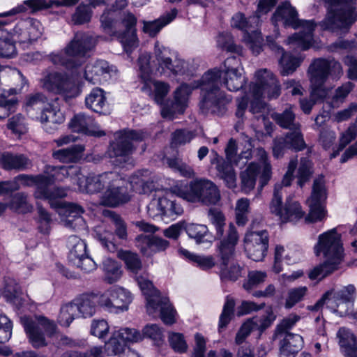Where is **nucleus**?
<instances>
[{
  "mask_svg": "<svg viewBox=\"0 0 357 357\" xmlns=\"http://www.w3.org/2000/svg\"><path fill=\"white\" fill-rule=\"evenodd\" d=\"M65 116L56 102L47 104L42 110L40 121L43 123L61 124Z\"/></svg>",
  "mask_w": 357,
  "mask_h": 357,
  "instance_id": "37998d69",
  "label": "nucleus"
},
{
  "mask_svg": "<svg viewBox=\"0 0 357 357\" xmlns=\"http://www.w3.org/2000/svg\"><path fill=\"white\" fill-rule=\"evenodd\" d=\"M40 84L45 91L65 98H74L79 95L75 82L66 73L45 70L40 79Z\"/></svg>",
  "mask_w": 357,
  "mask_h": 357,
  "instance_id": "2eb2a0df",
  "label": "nucleus"
},
{
  "mask_svg": "<svg viewBox=\"0 0 357 357\" xmlns=\"http://www.w3.org/2000/svg\"><path fill=\"white\" fill-rule=\"evenodd\" d=\"M126 344L121 337L112 333L109 340L105 342V351L108 356H115L124 351Z\"/></svg>",
  "mask_w": 357,
  "mask_h": 357,
  "instance_id": "052dcab7",
  "label": "nucleus"
},
{
  "mask_svg": "<svg viewBox=\"0 0 357 357\" xmlns=\"http://www.w3.org/2000/svg\"><path fill=\"white\" fill-rule=\"evenodd\" d=\"M241 60L237 56H229L225 59L222 70L224 74L223 84L231 91H237L242 89L245 79L242 76Z\"/></svg>",
  "mask_w": 357,
  "mask_h": 357,
  "instance_id": "412c9836",
  "label": "nucleus"
},
{
  "mask_svg": "<svg viewBox=\"0 0 357 357\" xmlns=\"http://www.w3.org/2000/svg\"><path fill=\"white\" fill-rule=\"evenodd\" d=\"M340 351L344 357H357V340L352 331L344 327L337 333Z\"/></svg>",
  "mask_w": 357,
  "mask_h": 357,
  "instance_id": "c9c22d12",
  "label": "nucleus"
},
{
  "mask_svg": "<svg viewBox=\"0 0 357 357\" xmlns=\"http://www.w3.org/2000/svg\"><path fill=\"white\" fill-rule=\"evenodd\" d=\"M76 309L77 307L73 302L63 305L58 317L59 324L64 327H68L78 315Z\"/></svg>",
  "mask_w": 357,
  "mask_h": 357,
  "instance_id": "6e6d98bb",
  "label": "nucleus"
},
{
  "mask_svg": "<svg viewBox=\"0 0 357 357\" xmlns=\"http://www.w3.org/2000/svg\"><path fill=\"white\" fill-rule=\"evenodd\" d=\"M96 45V39L89 33L77 32L64 50L49 55L50 61L56 66L73 70L82 63L79 57L84 56Z\"/></svg>",
  "mask_w": 357,
  "mask_h": 357,
  "instance_id": "1a4fd4ad",
  "label": "nucleus"
},
{
  "mask_svg": "<svg viewBox=\"0 0 357 357\" xmlns=\"http://www.w3.org/2000/svg\"><path fill=\"white\" fill-rule=\"evenodd\" d=\"M292 109L289 106L281 113H273L272 118L282 128L289 129L291 132H301V125L296 121V115Z\"/></svg>",
  "mask_w": 357,
  "mask_h": 357,
  "instance_id": "ea45409f",
  "label": "nucleus"
},
{
  "mask_svg": "<svg viewBox=\"0 0 357 357\" xmlns=\"http://www.w3.org/2000/svg\"><path fill=\"white\" fill-rule=\"evenodd\" d=\"M312 173V162L306 158H301L296 174L298 185L302 188L310 181Z\"/></svg>",
  "mask_w": 357,
  "mask_h": 357,
  "instance_id": "4d7b16f0",
  "label": "nucleus"
},
{
  "mask_svg": "<svg viewBox=\"0 0 357 357\" xmlns=\"http://www.w3.org/2000/svg\"><path fill=\"white\" fill-rule=\"evenodd\" d=\"M271 20L275 26L281 24L284 27L301 29L298 33H294L287 39V44L292 48L306 50L312 46L313 32L316 27L314 21L300 20L296 9L289 2L282 3L277 8Z\"/></svg>",
  "mask_w": 357,
  "mask_h": 357,
  "instance_id": "20e7f679",
  "label": "nucleus"
},
{
  "mask_svg": "<svg viewBox=\"0 0 357 357\" xmlns=\"http://www.w3.org/2000/svg\"><path fill=\"white\" fill-rule=\"evenodd\" d=\"M103 269L106 274L105 279L110 284L116 282L121 278V267L111 259H107L103 261Z\"/></svg>",
  "mask_w": 357,
  "mask_h": 357,
  "instance_id": "69168bd1",
  "label": "nucleus"
},
{
  "mask_svg": "<svg viewBox=\"0 0 357 357\" xmlns=\"http://www.w3.org/2000/svg\"><path fill=\"white\" fill-rule=\"evenodd\" d=\"M245 250L249 258L255 261H262L266 255L268 246L266 244L244 243Z\"/></svg>",
  "mask_w": 357,
  "mask_h": 357,
  "instance_id": "338daca9",
  "label": "nucleus"
},
{
  "mask_svg": "<svg viewBox=\"0 0 357 357\" xmlns=\"http://www.w3.org/2000/svg\"><path fill=\"white\" fill-rule=\"evenodd\" d=\"M314 252L317 256L323 253L326 260L311 270L308 276L311 280H320L337 269L343 258L341 236L336 229H330L319 236Z\"/></svg>",
  "mask_w": 357,
  "mask_h": 357,
  "instance_id": "39448f33",
  "label": "nucleus"
},
{
  "mask_svg": "<svg viewBox=\"0 0 357 357\" xmlns=\"http://www.w3.org/2000/svg\"><path fill=\"white\" fill-rule=\"evenodd\" d=\"M45 178L43 174L37 176H31L26 174H20L15 178L13 181H9L8 182H16L17 185L20 188L19 182L24 186H32L36 185V191L42 190L44 186Z\"/></svg>",
  "mask_w": 357,
  "mask_h": 357,
  "instance_id": "bf43d9fd",
  "label": "nucleus"
},
{
  "mask_svg": "<svg viewBox=\"0 0 357 357\" xmlns=\"http://www.w3.org/2000/svg\"><path fill=\"white\" fill-rule=\"evenodd\" d=\"M8 207L17 213H26L31 212L33 206L28 201V196L24 192L14 194L8 204Z\"/></svg>",
  "mask_w": 357,
  "mask_h": 357,
  "instance_id": "09e8293b",
  "label": "nucleus"
},
{
  "mask_svg": "<svg viewBox=\"0 0 357 357\" xmlns=\"http://www.w3.org/2000/svg\"><path fill=\"white\" fill-rule=\"evenodd\" d=\"M278 33L275 36H266V45L273 52L278 54H282L279 63L281 67V74L284 76L293 73L296 68L301 65L302 59L301 57L293 56L292 54L285 52L283 48L277 44L275 39Z\"/></svg>",
  "mask_w": 357,
  "mask_h": 357,
  "instance_id": "393cba45",
  "label": "nucleus"
},
{
  "mask_svg": "<svg viewBox=\"0 0 357 357\" xmlns=\"http://www.w3.org/2000/svg\"><path fill=\"white\" fill-rule=\"evenodd\" d=\"M173 195L171 191L165 196L153 198L147 206L149 216L155 220L168 221L181 215L183 209L180 204L171 199Z\"/></svg>",
  "mask_w": 357,
  "mask_h": 357,
  "instance_id": "f3484780",
  "label": "nucleus"
},
{
  "mask_svg": "<svg viewBox=\"0 0 357 357\" xmlns=\"http://www.w3.org/2000/svg\"><path fill=\"white\" fill-rule=\"evenodd\" d=\"M355 294L356 288L353 284L344 287L337 291H328L314 305L308 306L307 309L311 311H318L324 305H326V307L333 312L344 316L347 314Z\"/></svg>",
  "mask_w": 357,
  "mask_h": 357,
  "instance_id": "4468645a",
  "label": "nucleus"
},
{
  "mask_svg": "<svg viewBox=\"0 0 357 357\" xmlns=\"http://www.w3.org/2000/svg\"><path fill=\"white\" fill-rule=\"evenodd\" d=\"M144 138L145 133L141 131L124 130L116 132L114 141L110 144L108 150L111 162L119 167L132 165L131 155L135 149L134 142L143 141Z\"/></svg>",
  "mask_w": 357,
  "mask_h": 357,
  "instance_id": "9b49d317",
  "label": "nucleus"
},
{
  "mask_svg": "<svg viewBox=\"0 0 357 357\" xmlns=\"http://www.w3.org/2000/svg\"><path fill=\"white\" fill-rule=\"evenodd\" d=\"M180 252L191 261L196 263L199 267L204 270L209 269L215 266V263L212 256L197 255L185 249H181Z\"/></svg>",
  "mask_w": 357,
  "mask_h": 357,
  "instance_id": "13d9d810",
  "label": "nucleus"
},
{
  "mask_svg": "<svg viewBox=\"0 0 357 357\" xmlns=\"http://www.w3.org/2000/svg\"><path fill=\"white\" fill-rule=\"evenodd\" d=\"M220 276L222 280L236 281L241 276V267L236 263L229 265V262H223L218 264Z\"/></svg>",
  "mask_w": 357,
  "mask_h": 357,
  "instance_id": "603ef678",
  "label": "nucleus"
},
{
  "mask_svg": "<svg viewBox=\"0 0 357 357\" xmlns=\"http://www.w3.org/2000/svg\"><path fill=\"white\" fill-rule=\"evenodd\" d=\"M21 323L30 343L35 348L45 347L47 344L43 331L50 337L55 333L56 329V326L53 321L42 316L37 317L36 320L24 316L21 317Z\"/></svg>",
  "mask_w": 357,
  "mask_h": 357,
  "instance_id": "dca6fc26",
  "label": "nucleus"
},
{
  "mask_svg": "<svg viewBox=\"0 0 357 357\" xmlns=\"http://www.w3.org/2000/svg\"><path fill=\"white\" fill-rule=\"evenodd\" d=\"M178 10L173 8L155 20H143V31L151 37L155 36L164 26L171 23L176 18Z\"/></svg>",
  "mask_w": 357,
  "mask_h": 357,
  "instance_id": "58836bf2",
  "label": "nucleus"
},
{
  "mask_svg": "<svg viewBox=\"0 0 357 357\" xmlns=\"http://www.w3.org/2000/svg\"><path fill=\"white\" fill-rule=\"evenodd\" d=\"M47 7L44 0H27L24 1L23 5L18 6L8 12L1 13V17L15 15L26 10L34 12L43 8Z\"/></svg>",
  "mask_w": 357,
  "mask_h": 357,
  "instance_id": "864d4df0",
  "label": "nucleus"
},
{
  "mask_svg": "<svg viewBox=\"0 0 357 357\" xmlns=\"http://www.w3.org/2000/svg\"><path fill=\"white\" fill-rule=\"evenodd\" d=\"M96 238L100 241L102 247L110 252L117 250V243L115 241L114 234L102 227L96 229Z\"/></svg>",
  "mask_w": 357,
  "mask_h": 357,
  "instance_id": "8fccbe9b",
  "label": "nucleus"
},
{
  "mask_svg": "<svg viewBox=\"0 0 357 357\" xmlns=\"http://www.w3.org/2000/svg\"><path fill=\"white\" fill-rule=\"evenodd\" d=\"M82 145H73L66 149H59L53 153L54 158L63 162H74L77 161L84 151Z\"/></svg>",
  "mask_w": 357,
  "mask_h": 357,
  "instance_id": "49530a36",
  "label": "nucleus"
},
{
  "mask_svg": "<svg viewBox=\"0 0 357 357\" xmlns=\"http://www.w3.org/2000/svg\"><path fill=\"white\" fill-rule=\"evenodd\" d=\"M69 126L73 132L87 135L101 137L105 135L104 131L98 130L92 117L83 113L76 114L71 119Z\"/></svg>",
  "mask_w": 357,
  "mask_h": 357,
  "instance_id": "c756f323",
  "label": "nucleus"
},
{
  "mask_svg": "<svg viewBox=\"0 0 357 357\" xmlns=\"http://www.w3.org/2000/svg\"><path fill=\"white\" fill-rule=\"evenodd\" d=\"M40 24L35 20H30L23 25L15 27L14 32L17 35V43L20 44L29 43L36 40L41 35Z\"/></svg>",
  "mask_w": 357,
  "mask_h": 357,
  "instance_id": "f704fd0d",
  "label": "nucleus"
},
{
  "mask_svg": "<svg viewBox=\"0 0 357 357\" xmlns=\"http://www.w3.org/2000/svg\"><path fill=\"white\" fill-rule=\"evenodd\" d=\"M328 4L326 17L320 22L323 30L337 34L347 33L357 19L356 7L345 0H323Z\"/></svg>",
  "mask_w": 357,
  "mask_h": 357,
  "instance_id": "6e6552de",
  "label": "nucleus"
},
{
  "mask_svg": "<svg viewBox=\"0 0 357 357\" xmlns=\"http://www.w3.org/2000/svg\"><path fill=\"white\" fill-rule=\"evenodd\" d=\"M105 0H89V4H79L74 14L72 15V22L74 24H83L91 20L92 11L90 5L95 7L102 3H105Z\"/></svg>",
  "mask_w": 357,
  "mask_h": 357,
  "instance_id": "c03bdc74",
  "label": "nucleus"
},
{
  "mask_svg": "<svg viewBox=\"0 0 357 357\" xmlns=\"http://www.w3.org/2000/svg\"><path fill=\"white\" fill-rule=\"evenodd\" d=\"M119 174L115 172H104L99 175L77 176L79 190L89 194L96 193L107 185L109 181H118Z\"/></svg>",
  "mask_w": 357,
  "mask_h": 357,
  "instance_id": "b1692460",
  "label": "nucleus"
},
{
  "mask_svg": "<svg viewBox=\"0 0 357 357\" xmlns=\"http://www.w3.org/2000/svg\"><path fill=\"white\" fill-rule=\"evenodd\" d=\"M167 163L171 169L183 177L192 178L195 176L192 167L178 158H169Z\"/></svg>",
  "mask_w": 357,
  "mask_h": 357,
  "instance_id": "774afa93",
  "label": "nucleus"
},
{
  "mask_svg": "<svg viewBox=\"0 0 357 357\" xmlns=\"http://www.w3.org/2000/svg\"><path fill=\"white\" fill-rule=\"evenodd\" d=\"M130 185L133 191L139 194L151 192L155 188L153 181L148 169L135 172L130 177Z\"/></svg>",
  "mask_w": 357,
  "mask_h": 357,
  "instance_id": "4c0bfd02",
  "label": "nucleus"
},
{
  "mask_svg": "<svg viewBox=\"0 0 357 357\" xmlns=\"http://www.w3.org/2000/svg\"><path fill=\"white\" fill-rule=\"evenodd\" d=\"M326 199V191L323 176L315 178L313 183L310 197L307 199L310 213L307 220L317 222L322 220L326 215L324 202Z\"/></svg>",
  "mask_w": 357,
  "mask_h": 357,
  "instance_id": "aec40b11",
  "label": "nucleus"
},
{
  "mask_svg": "<svg viewBox=\"0 0 357 357\" xmlns=\"http://www.w3.org/2000/svg\"><path fill=\"white\" fill-rule=\"evenodd\" d=\"M43 174L45 179L44 185H52L54 182L63 181L65 178L78 176L79 170L77 166H52L46 165Z\"/></svg>",
  "mask_w": 357,
  "mask_h": 357,
  "instance_id": "c85d7f7f",
  "label": "nucleus"
},
{
  "mask_svg": "<svg viewBox=\"0 0 357 357\" xmlns=\"http://www.w3.org/2000/svg\"><path fill=\"white\" fill-rule=\"evenodd\" d=\"M154 54L157 61V70L166 76L186 75L192 76L194 70L190 68L188 61L178 57L176 52L160 45L155 43Z\"/></svg>",
  "mask_w": 357,
  "mask_h": 357,
  "instance_id": "f8f14e48",
  "label": "nucleus"
},
{
  "mask_svg": "<svg viewBox=\"0 0 357 357\" xmlns=\"http://www.w3.org/2000/svg\"><path fill=\"white\" fill-rule=\"evenodd\" d=\"M269 235L266 230H254V224L250 230L247 231L244 238V243H252V244H266L268 246Z\"/></svg>",
  "mask_w": 357,
  "mask_h": 357,
  "instance_id": "680f3d73",
  "label": "nucleus"
},
{
  "mask_svg": "<svg viewBox=\"0 0 357 357\" xmlns=\"http://www.w3.org/2000/svg\"><path fill=\"white\" fill-rule=\"evenodd\" d=\"M256 82L250 85V90L245 96L237 99V108L246 110L250 100V111L256 114L258 120H261L265 126L267 117L262 113L264 103L261 98L266 95L268 99L277 98L280 95V86L273 74L267 69L256 72Z\"/></svg>",
  "mask_w": 357,
  "mask_h": 357,
  "instance_id": "f03ea898",
  "label": "nucleus"
},
{
  "mask_svg": "<svg viewBox=\"0 0 357 357\" xmlns=\"http://www.w3.org/2000/svg\"><path fill=\"white\" fill-rule=\"evenodd\" d=\"M312 91L309 98L300 100L302 111L307 114L311 112L315 102L326 97L327 91L324 87L328 76L337 80L343 75L341 63L334 59L319 58L313 61L308 69Z\"/></svg>",
  "mask_w": 357,
  "mask_h": 357,
  "instance_id": "7ed1b4c3",
  "label": "nucleus"
},
{
  "mask_svg": "<svg viewBox=\"0 0 357 357\" xmlns=\"http://www.w3.org/2000/svg\"><path fill=\"white\" fill-rule=\"evenodd\" d=\"M59 206L63 210L64 218L62 221L65 227L75 230L85 228L86 222L82 216L84 211L82 206L73 203L64 205L59 203Z\"/></svg>",
  "mask_w": 357,
  "mask_h": 357,
  "instance_id": "cd10ccee",
  "label": "nucleus"
},
{
  "mask_svg": "<svg viewBox=\"0 0 357 357\" xmlns=\"http://www.w3.org/2000/svg\"><path fill=\"white\" fill-rule=\"evenodd\" d=\"M197 135L196 130L177 129L172 133L171 146L176 148L190 143Z\"/></svg>",
  "mask_w": 357,
  "mask_h": 357,
  "instance_id": "3c124183",
  "label": "nucleus"
},
{
  "mask_svg": "<svg viewBox=\"0 0 357 357\" xmlns=\"http://www.w3.org/2000/svg\"><path fill=\"white\" fill-rule=\"evenodd\" d=\"M171 190L174 195L189 202L206 206L217 204L221 197L218 186L206 178H196L188 183H177Z\"/></svg>",
  "mask_w": 357,
  "mask_h": 357,
  "instance_id": "0eeeda50",
  "label": "nucleus"
},
{
  "mask_svg": "<svg viewBox=\"0 0 357 357\" xmlns=\"http://www.w3.org/2000/svg\"><path fill=\"white\" fill-rule=\"evenodd\" d=\"M31 166V160L24 154L5 151L0 155V167L6 171H24Z\"/></svg>",
  "mask_w": 357,
  "mask_h": 357,
  "instance_id": "7c9ffc66",
  "label": "nucleus"
},
{
  "mask_svg": "<svg viewBox=\"0 0 357 357\" xmlns=\"http://www.w3.org/2000/svg\"><path fill=\"white\" fill-rule=\"evenodd\" d=\"M212 153L214 158L211 162L216 165L218 176L224 181L228 188H234L236 186V174L231 165L232 162L220 158L216 151H212Z\"/></svg>",
  "mask_w": 357,
  "mask_h": 357,
  "instance_id": "2f4dec72",
  "label": "nucleus"
},
{
  "mask_svg": "<svg viewBox=\"0 0 357 357\" xmlns=\"http://www.w3.org/2000/svg\"><path fill=\"white\" fill-rule=\"evenodd\" d=\"M86 107L100 114H109V106L105 92L103 89L96 87L85 97Z\"/></svg>",
  "mask_w": 357,
  "mask_h": 357,
  "instance_id": "473e14b6",
  "label": "nucleus"
},
{
  "mask_svg": "<svg viewBox=\"0 0 357 357\" xmlns=\"http://www.w3.org/2000/svg\"><path fill=\"white\" fill-rule=\"evenodd\" d=\"M102 214L114 223L115 234L118 238L123 240L126 239L128 237L127 227L121 216L111 210H104Z\"/></svg>",
  "mask_w": 357,
  "mask_h": 357,
  "instance_id": "5fc2aeb1",
  "label": "nucleus"
},
{
  "mask_svg": "<svg viewBox=\"0 0 357 357\" xmlns=\"http://www.w3.org/2000/svg\"><path fill=\"white\" fill-rule=\"evenodd\" d=\"M286 260L287 264L295 263L296 261L292 259L291 256L282 245H277L275 248L274 263L273 270L275 273H279L282 271V260Z\"/></svg>",
  "mask_w": 357,
  "mask_h": 357,
  "instance_id": "0e129e2a",
  "label": "nucleus"
},
{
  "mask_svg": "<svg viewBox=\"0 0 357 357\" xmlns=\"http://www.w3.org/2000/svg\"><path fill=\"white\" fill-rule=\"evenodd\" d=\"M107 189L103 195V202L106 205L116 206L128 202L130 196L127 188L124 186V181L119 174L118 181H109Z\"/></svg>",
  "mask_w": 357,
  "mask_h": 357,
  "instance_id": "a878e982",
  "label": "nucleus"
},
{
  "mask_svg": "<svg viewBox=\"0 0 357 357\" xmlns=\"http://www.w3.org/2000/svg\"><path fill=\"white\" fill-rule=\"evenodd\" d=\"M50 185H44L42 190L35 191L34 196L36 199H48L52 207L59 208V203H63L60 201H54L56 199L63 198L67 195L68 189L61 187H55L53 189L49 188Z\"/></svg>",
  "mask_w": 357,
  "mask_h": 357,
  "instance_id": "79ce46f5",
  "label": "nucleus"
},
{
  "mask_svg": "<svg viewBox=\"0 0 357 357\" xmlns=\"http://www.w3.org/2000/svg\"><path fill=\"white\" fill-rule=\"evenodd\" d=\"M135 279L142 294L146 297L148 313L153 315L160 310L162 321L165 324H173L176 321V311L169 303V298L160 296V292L154 288L146 274L139 275L136 276Z\"/></svg>",
  "mask_w": 357,
  "mask_h": 357,
  "instance_id": "9d476101",
  "label": "nucleus"
},
{
  "mask_svg": "<svg viewBox=\"0 0 357 357\" xmlns=\"http://www.w3.org/2000/svg\"><path fill=\"white\" fill-rule=\"evenodd\" d=\"M281 185H277L273 197L271 202L270 209L272 213L279 216L282 222H296L303 218L305 212L303 211L300 204L289 197L287 199L284 206H282V196L280 192Z\"/></svg>",
  "mask_w": 357,
  "mask_h": 357,
  "instance_id": "a211bd4d",
  "label": "nucleus"
},
{
  "mask_svg": "<svg viewBox=\"0 0 357 357\" xmlns=\"http://www.w3.org/2000/svg\"><path fill=\"white\" fill-rule=\"evenodd\" d=\"M104 31L116 36L126 52L137 46V18L130 12L109 10L100 17Z\"/></svg>",
  "mask_w": 357,
  "mask_h": 357,
  "instance_id": "423d86ee",
  "label": "nucleus"
},
{
  "mask_svg": "<svg viewBox=\"0 0 357 357\" xmlns=\"http://www.w3.org/2000/svg\"><path fill=\"white\" fill-rule=\"evenodd\" d=\"M256 155L260 165L257 162H251L241 174V187L245 193H249L255 188L257 176L261 168L262 172L259 177L261 188L267 184L271 176V165L268 161L266 151L263 148H257Z\"/></svg>",
  "mask_w": 357,
  "mask_h": 357,
  "instance_id": "ddd939ff",
  "label": "nucleus"
},
{
  "mask_svg": "<svg viewBox=\"0 0 357 357\" xmlns=\"http://www.w3.org/2000/svg\"><path fill=\"white\" fill-rule=\"evenodd\" d=\"M238 238L239 236L236 227L234 224L230 223L226 236L217 245L220 263L229 262L234 255Z\"/></svg>",
  "mask_w": 357,
  "mask_h": 357,
  "instance_id": "bb28decb",
  "label": "nucleus"
},
{
  "mask_svg": "<svg viewBox=\"0 0 357 357\" xmlns=\"http://www.w3.org/2000/svg\"><path fill=\"white\" fill-rule=\"evenodd\" d=\"M250 202L247 198H241L236 202L235 213L236 223L239 226L245 225L248 220Z\"/></svg>",
  "mask_w": 357,
  "mask_h": 357,
  "instance_id": "e2e57ef3",
  "label": "nucleus"
},
{
  "mask_svg": "<svg viewBox=\"0 0 357 357\" xmlns=\"http://www.w3.org/2000/svg\"><path fill=\"white\" fill-rule=\"evenodd\" d=\"M222 73L217 68L211 69L199 80L190 84H181L174 92V100L162 105V116L172 120L176 114H183L187 107L189 96L198 88L201 89V112L204 114L223 115L227 109V105L231 101V97L220 91Z\"/></svg>",
  "mask_w": 357,
  "mask_h": 357,
  "instance_id": "f257e3e1",
  "label": "nucleus"
},
{
  "mask_svg": "<svg viewBox=\"0 0 357 357\" xmlns=\"http://www.w3.org/2000/svg\"><path fill=\"white\" fill-rule=\"evenodd\" d=\"M305 147L306 144L301 132H289L284 137H276L273 140V155L275 158H280L289 149L300 151Z\"/></svg>",
  "mask_w": 357,
  "mask_h": 357,
  "instance_id": "4be33fe9",
  "label": "nucleus"
},
{
  "mask_svg": "<svg viewBox=\"0 0 357 357\" xmlns=\"http://www.w3.org/2000/svg\"><path fill=\"white\" fill-rule=\"evenodd\" d=\"M67 246L69 249L68 259L72 264H79L80 258L86 255V244L77 236L73 235L69 236Z\"/></svg>",
  "mask_w": 357,
  "mask_h": 357,
  "instance_id": "a19ab883",
  "label": "nucleus"
},
{
  "mask_svg": "<svg viewBox=\"0 0 357 357\" xmlns=\"http://www.w3.org/2000/svg\"><path fill=\"white\" fill-rule=\"evenodd\" d=\"M76 306V311L82 317H92L96 312V304L100 305V295L96 294H84L73 301Z\"/></svg>",
  "mask_w": 357,
  "mask_h": 357,
  "instance_id": "e433bc0d",
  "label": "nucleus"
},
{
  "mask_svg": "<svg viewBox=\"0 0 357 357\" xmlns=\"http://www.w3.org/2000/svg\"><path fill=\"white\" fill-rule=\"evenodd\" d=\"M280 338V357H295L303 347V339L300 335L286 333Z\"/></svg>",
  "mask_w": 357,
  "mask_h": 357,
  "instance_id": "72a5a7b5",
  "label": "nucleus"
},
{
  "mask_svg": "<svg viewBox=\"0 0 357 357\" xmlns=\"http://www.w3.org/2000/svg\"><path fill=\"white\" fill-rule=\"evenodd\" d=\"M118 257L123 261L127 269L132 274L138 276L142 269V261L137 253L128 250H119Z\"/></svg>",
  "mask_w": 357,
  "mask_h": 357,
  "instance_id": "a18cd8bd",
  "label": "nucleus"
},
{
  "mask_svg": "<svg viewBox=\"0 0 357 357\" xmlns=\"http://www.w3.org/2000/svg\"><path fill=\"white\" fill-rule=\"evenodd\" d=\"M185 231L188 236L194 238L197 243H202L205 241H210L211 235L208 231V227L205 225L201 224H188L185 227Z\"/></svg>",
  "mask_w": 357,
  "mask_h": 357,
  "instance_id": "de8ad7c7",
  "label": "nucleus"
},
{
  "mask_svg": "<svg viewBox=\"0 0 357 357\" xmlns=\"http://www.w3.org/2000/svg\"><path fill=\"white\" fill-rule=\"evenodd\" d=\"M132 300L130 291L123 287L114 286L100 295V305L110 312L118 313L127 310Z\"/></svg>",
  "mask_w": 357,
  "mask_h": 357,
  "instance_id": "6ab92c4d",
  "label": "nucleus"
},
{
  "mask_svg": "<svg viewBox=\"0 0 357 357\" xmlns=\"http://www.w3.org/2000/svg\"><path fill=\"white\" fill-rule=\"evenodd\" d=\"M117 70L115 66H109L105 60H97L88 63L84 68V77L89 83L96 84L107 78L116 76Z\"/></svg>",
  "mask_w": 357,
  "mask_h": 357,
  "instance_id": "5701e85b",
  "label": "nucleus"
}]
</instances>
